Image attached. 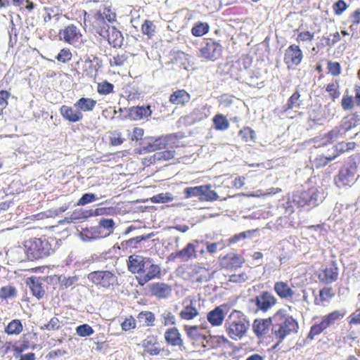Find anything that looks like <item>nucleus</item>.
I'll use <instances>...</instances> for the list:
<instances>
[{
	"instance_id": "1",
	"label": "nucleus",
	"mask_w": 360,
	"mask_h": 360,
	"mask_svg": "<svg viewBox=\"0 0 360 360\" xmlns=\"http://www.w3.org/2000/svg\"><path fill=\"white\" fill-rule=\"evenodd\" d=\"M298 323L291 316L284 311L279 310L273 316L272 332L278 342H282L288 335L297 333Z\"/></svg>"
},
{
	"instance_id": "2",
	"label": "nucleus",
	"mask_w": 360,
	"mask_h": 360,
	"mask_svg": "<svg viewBox=\"0 0 360 360\" xmlns=\"http://www.w3.org/2000/svg\"><path fill=\"white\" fill-rule=\"evenodd\" d=\"M250 326L247 316L237 310L229 314L225 323L227 334L233 340L242 339L246 335Z\"/></svg>"
},
{
	"instance_id": "3",
	"label": "nucleus",
	"mask_w": 360,
	"mask_h": 360,
	"mask_svg": "<svg viewBox=\"0 0 360 360\" xmlns=\"http://www.w3.org/2000/svg\"><path fill=\"white\" fill-rule=\"evenodd\" d=\"M25 252L30 260L39 259L49 255L53 251L52 245L46 238H31L25 243Z\"/></svg>"
},
{
	"instance_id": "4",
	"label": "nucleus",
	"mask_w": 360,
	"mask_h": 360,
	"mask_svg": "<svg viewBox=\"0 0 360 360\" xmlns=\"http://www.w3.org/2000/svg\"><path fill=\"white\" fill-rule=\"evenodd\" d=\"M89 281L97 286L108 288L117 283V277L110 271H94L87 275Z\"/></svg>"
},
{
	"instance_id": "5",
	"label": "nucleus",
	"mask_w": 360,
	"mask_h": 360,
	"mask_svg": "<svg viewBox=\"0 0 360 360\" xmlns=\"http://www.w3.org/2000/svg\"><path fill=\"white\" fill-rule=\"evenodd\" d=\"M58 37L60 40L75 46H78L81 44L82 35L78 27L70 24L60 30Z\"/></svg>"
},
{
	"instance_id": "6",
	"label": "nucleus",
	"mask_w": 360,
	"mask_h": 360,
	"mask_svg": "<svg viewBox=\"0 0 360 360\" xmlns=\"http://www.w3.org/2000/svg\"><path fill=\"white\" fill-rule=\"evenodd\" d=\"M185 330L191 340L201 344L203 347H206V344L212 338L205 334V328L202 326H185Z\"/></svg>"
},
{
	"instance_id": "7",
	"label": "nucleus",
	"mask_w": 360,
	"mask_h": 360,
	"mask_svg": "<svg viewBox=\"0 0 360 360\" xmlns=\"http://www.w3.org/2000/svg\"><path fill=\"white\" fill-rule=\"evenodd\" d=\"M251 301L255 303L258 310L266 312L276 304L277 300L271 292L264 291Z\"/></svg>"
},
{
	"instance_id": "8",
	"label": "nucleus",
	"mask_w": 360,
	"mask_h": 360,
	"mask_svg": "<svg viewBox=\"0 0 360 360\" xmlns=\"http://www.w3.org/2000/svg\"><path fill=\"white\" fill-rule=\"evenodd\" d=\"M302 58V52L299 46L292 44L285 50L284 62L288 68H291L300 64Z\"/></svg>"
},
{
	"instance_id": "9",
	"label": "nucleus",
	"mask_w": 360,
	"mask_h": 360,
	"mask_svg": "<svg viewBox=\"0 0 360 360\" xmlns=\"http://www.w3.org/2000/svg\"><path fill=\"white\" fill-rule=\"evenodd\" d=\"M222 46L218 42L210 41L200 49V55L207 60H215L221 55Z\"/></svg>"
},
{
	"instance_id": "10",
	"label": "nucleus",
	"mask_w": 360,
	"mask_h": 360,
	"mask_svg": "<svg viewBox=\"0 0 360 360\" xmlns=\"http://www.w3.org/2000/svg\"><path fill=\"white\" fill-rule=\"evenodd\" d=\"M271 326L273 327V316L269 319H256L252 323V330L257 338L268 335Z\"/></svg>"
},
{
	"instance_id": "11",
	"label": "nucleus",
	"mask_w": 360,
	"mask_h": 360,
	"mask_svg": "<svg viewBox=\"0 0 360 360\" xmlns=\"http://www.w3.org/2000/svg\"><path fill=\"white\" fill-rule=\"evenodd\" d=\"M149 258L141 255H133L128 258V269L133 274L145 273V266Z\"/></svg>"
},
{
	"instance_id": "12",
	"label": "nucleus",
	"mask_w": 360,
	"mask_h": 360,
	"mask_svg": "<svg viewBox=\"0 0 360 360\" xmlns=\"http://www.w3.org/2000/svg\"><path fill=\"white\" fill-rule=\"evenodd\" d=\"M338 274V268L335 263H333L321 270L318 275V278L321 282L325 284H330L337 281Z\"/></svg>"
},
{
	"instance_id": "13",
	"label": "nucleus",
	"mask_w": 360,
	"mask_h": 360,
	"mask_svg": "<svg viewBox=\"0 0 360 360\" xmlns=\"http://www.w3.org/2000/svg\"><path fill=\"white\" fill-rule=\"evenodd\" d=\"M60 112L65 120L70 122H77L83 118V114L78 108H74V105L72 107L63 105L60 108Z\"/></svg>"
},
{
	"instance_id": "14",
	"label": "nucleus",
	"mask_w": 360,
	"mask_h": 360,
	"mask_svg": "<svg viewBox=\"0 0 360 360\" xmlns=\"http://www.w3.org/2000/svg\"><path fill=\"white\" fill-rule=\"evenodd\" d=\"M164 338L168 345L173 347H179L181 349H182V348L184 349L183 340L176 328L174 327L167 329L165 333Z\"/></svg>"
},
{
	"instance_id": "15",
	"label": "nucleus",
	"mask_w": 360,
	"mask_h": 360,
	"mask_svg": "<svg viewBox=\"0 0 360 360\" xmlns=\"http://www.w3.org/2000/svg\"><path fill=\"white\" fill-rule=\"evenodd\" d=\"M244 259L239 255L235 254H229L224 257L220 262L222 268L233 270L241 266Z\"/></svg>"
},
{
	"instance_id": "16",
	"label": "nucleus",
	"mask_w": 360,
	"mask_h": 360,
	"mask_svg": "<svg viewBox=\"0 0 360 360\" xmlns=\"http://www.w3.org/2000/svg\"><path fill=\"white\" fill-rule=\"evenodd\" d=\"M142 347L144 352L151 356H158L159 354L160 343L158 342L157 337L150 335L148 336L142 342Z\"/></svg>"
},
{
	"instance_id": "17",
	"label": "nucleus",
	"mask_w": 360,
	"mask_h": 360,
	"mask_svg": "<svg viewBox=\"0 0 360 360\" xmlns=\"http://www.w3.org/2000/svg\"><path fill=\"white\" fill-rule=\"evenodd\" d=\"M274 290L281 299L292 300L295 295L289 284L284 281L276 282L274 285Z\"/></svg>"
},
{
	"instance_id": "18",
	"label": "nucleus",
	"mask_w": 360,
	"mask_h": 360,
	"mask_svg": "<svg viewBox=\"0 0 360 360\" xmlns=\"http://www.w3.org/2000/svg\"><path fill=\"white\" fill-rule=\"evenodd\" d=\"M151 292L158 298H167L172 293V287L164 283H156L152 285Z\"/></svg>"
},
{
	"instance_id": "19",
	"label": "nucleus",
	"mask_w": 360,
	"mask_h": 360,
	"mask_svg": "<svg viewBox=\"0 0 360 360\" xmlns=\"http://www.w3.org/2000/svg\"><path fill=\"white\" fill-rule=\"evenodd\" d=\"M152 113L150 107L148 106H136L129 109V117L134 120H139L149 117Z\"/></svg>"
},
{
	"instance_id": "20",
	"label": "nucleus",
	"mask_w": 360,
	"mask_h": 360,
	"mask_svg": "<svg viewBox=\"0 0 360 360\" xmlns=\"http://www.w3.org/2000/svg\"><path fill=\"white\" fill-rule=\"evenodd\" d=\"M196 257L195 247L191 243H188L184 249L175 252L174 255V257H178L183 262H187Z\"/></svg>"
},
{
	"instance_id": "21",
	"label": "nucleus",
	"mask_w": 360,
	"mask_h": 360,
	"mask_svg": "<svg viewBox=\"0 0 360 360\" xmlns=\"http://www.w3.org/2000/svg\"><path fill=\"white\" fill-rule=\"evenodd\" d=\"M195 304V300H191L190 303L184 306V309L181 311L179 314L180 317L184 320H191L195 318L199 314Z\"/></svg>"
},
{
	"instance_id": "22",
	"label": "nucleus",
	"mask_w": 360,
	"mask_h": 360,
	"mask_svg": "<svg viewBox=\"0 0 360 360\" xmlns=\"http://www.w3.org/2000/svg\"><path fill=\"white\" fill-rule=\"evenodd\" d=\"M108 33V42L112 44L114 47H120L123 44V36L121 32L117 30L115 27H108L106 30Z\"/></svg>"
},
{
	"instance_id": "23",
	"label": "nucleus",
	"mask_w": 360,
	"mask_h": 360,
	"mask_svg": "<svg viewBox=\"0 0 360 360\" xmlns=\"http://www.w3.org/2000/svg\"><path fill=\"white\" fill-rule=\"evenodd\" d=\"M96 105V101L91 98H81L74 103V108H78L79 110L82 112L92 111Z\"/></svg>"
},
{
	"instance_id": "24",
	"label": "nucleus",
	"mask_w": 360,
	"mask_h": 360,
	"mask_svg": "<svg viewBox=\"0 0 360 360\" xmlns=\"http://www.w3.org/2000/svg\"><path fill=\"white\" fill-rule=\"evenodd\" d=\"M207 320L212 326H220L224 319V310L217 307L207 314Z\"/></svg>"
},
{
	"instance_id": "25",
	"label": "nucleus",
	"mask_w": 360,
	"mask_h": 360,
	"mask_svg": "<svg viewBox=\"0 0 360 360\" xmlns=\"http://www.w3.org/2000/svg\"><path fill=\"white\" fill-rule=\"evenodd\" d=\"M190 99V94L184 89L175 91L169 97V101L175 105H184L189 102Z\"/></svg>"
},
{
	"instance_id": "26",
	"label": "nucleus",
	"mask_w": 360,
	"mask_h": 360,
	"mask_svg": "<svg viewBox=\"0 0 360 360\" xmlns=\"http://www.w3.org/2000/svg\"><path fill=\"white\" fill-rule=\"evenodd\" d=\"M335 296V293L330 287H324L319 291V297H316L314 304L316 305H323L324 302L328 303Z\"/></svg>"
},
{
	"instance_id": "27",
	"label": "nucleus",
	"mask_w": 360,
	"mask_h": 360,
	"mask_svg": "<svg viewBox=\"0 0 360 360\" xmlns=\"http://www.w3.org/2000/svg\"><path fill=\"white\" fill-rule=\"evenodd\" d=\"M145 272L146 273L143 276V280L145 282H147L160 275V268L158 265L153 264L149 259L147 266H145Z\"/></svg>"
},
{
	"instance_id": "28",
	"label": "nucleus",
	"mask_w": 360,
	"mask_h": 360,
	"mask_svg": "<svg viewBox=\"0 0 360 360\" xmlns=\"http://www.w3.org/2000/svg\"><path fill=\"white\" fill-rule=\"evenodd\" d=\"M344 316V314L341 313L340 311H333L329 314L324 316L322 318L321 323H323V326L326 328H328L333 325L335 324V323L340 320L341 318Z\"/></svg>"
},
{
	"instance_id": "29",
	"label": "nucleus",
	"mask_w": 360,
	"mask_h": 360,
	"mask_svg": "<svg viewBox=\"0 0 360 360\" xmlns=\"http://www.w3.org/2000/svg\"><path fill=\"white\" fill-rule=\"evenodd\" d=\"M168 139L169 138L167 136L156 139L148 143L146 150L148 152H153L164 149L167 147Z\"/></svg>"
},
{
	"instance_id": "30",
	"label": "nucleus",
	"mask_w": 360,
	"mask_h": 360,
	"mask_svg": "<svg viewBox=\"0 0 360 360\" xmlns=\"http://www.w3.org/2000/svg\"><path fill=\"white\" fill-rule=\"evenodd\" d=\"M301 104L300 94L298 90H296L289 98L287 103L283 106V111L286 112L288 110L299 108Z\"/></svg>"
},
{
	"instance_id": "31",
	"label": "nucleus",
	"mask_w": 360,
	"mask_h": 360,
	"mask_svg": "<svg viewBox=\"0 0 360 360\" xmlns=\"http://www.w3.org/2000/svg\"><path fill=\"white\" fill-rule=\"evenodd\" d=\"M201 201H214L219 198L218 194L212 190L210 184L202 185Z\"/></svg>"
},
{
	"instance_id": "32",
	"label": "nucleus",
	"mask_w": 360,
	"mask_h": 360,
	"mask_svg": "<svg viewBox=\"0 0 360 360\" xmlns=\"http://www.w3.org/2000/svg\"><path fill=\"white\" fill-rule=\"evenodd\" d=\"M79 236L84 242H89L92 240L97 239L100 237L98 227H91V229H84L79 233Z\"/></svg>"
},
{
	"instance_id": "33",
	"label": "nucleus",
	"mask_w": 360,
	"mask_h": 360,
	"mask_svg": "<svg viewBox=\"0 0 360 360\" xmlns=\"http://www.w3.org/2000/svg\"><path fill=\"white\" fill-rule=\"evenodd\" d=\"M23 330V326L19 319L12 320L5 328L8 335H19Z\"/></svg>"
},
{
	"instance_id": "34",
	"label": "nucleus",
	"mask_w": 360,
	"mask_h": 360,
	"mask_svg": "<svg viewBox=\"0 0 360 360\" xmlns=\"http://www.w3.org/2000/svg\"><path fill=\"white\" fill-rule=\"evenodd\" d=\"M29 285L33 295H34L38 299H40L44 296L45 292L41 287V283H40L39 278L35 277L30 278Z\"/></svg>"
},
{
	"instance_id": "35",
	"label": "nucleus",
	"mask_w": 360,
	"mask_h": 360,
	"mask_svg": "<svg viewBox=\"0 0 360 360\" xmlns=\"http://www.w3.org/2000/svg\"><path fill=\"white\" fill-rule=\"evenodd\" d=\"M213 124L217 130L224 131L229 127V122L226 117L221 114H217L213 117Z\"/></svg>"
},
{
	"instance_id": "36",
	"label": "nucleus",
	"mask_w": 360,
	"mask_h": 360,
	"mask_svg": "<svg viewBox=\"0 0 360 360\" xmlns=\"http://www.w3.org/2000/svg\"><path fill=\"white\" fill-rule=\"evenodd\" d=\"M354 180V174L348 169H342L340 171L336 183H340L342 185H349Z\"/></svg>"
},
{
	"instance_id": "37",
	"label": "nucleus",
	"mask_w": 360,
	"mask_h": 360,
	"mask_svg": "<svg viewBox=\"0 0 360 360\" xmlns=\"http://www.w3.org/2000/svg\"><path fill=\"white\" fill-rule=\"evenodd\" d=\"M79 281V276H60L58 277V282L60 285L63 288H68L74 285L77 284Z\"/></svg>"
},
{
	"instance_id": "38",
	"label": "nucleus",
	"mask_w": 360,
	"mask_h": 360,
	"mask_svg": "<svg viewBox=\"0 0 360 360\" xmlns=\"http://www.w3.org/2000/svg\"><path fill=\"white\" fill-rule=\"evenodd\" d=\"M137 319L139 322L145 326H153L155 321V315L151 311H141L139 314Z\"/></svg>"
},
{
	"instance_id": "39",
	"label": "nucleus",
	"mask_w": 360,
	"mask_h": 360,
	"mask_svg": "<svg viewBox=\"0 0 360 360\" xmlns=\"http://www.w3.org/2000/svg\"><path fill=\"white\" fill-rule=\"evenodd\" d=\"M142 33L147 35L148 39H151L155 33V25L153 22L146 20L141 26Z\"/></svg>"
},
{
	"instance_id": "40",
	"label": "nucleus",
	"mask_w": 360,
	"mask_h": 360,
	"mask_svg": "<svg viewBox=\"0 0 360 360\" xmlns=\"http://www.w3.org/2000/svg\"><path fill=\"white\" fill-rule=\"evenodd\" d=\"M294 201L296 202L300 207H304L305 205L311 206L309 191L301 192L299 195H296L294 197Z\"/></svg>"
},
{
	"instance_id": "41",
	"label": "nucleus",
	"mask_w": 360,
	"mask_h": 360,
	"mask_svg": "<svg viewBox=\"0 0 360 360\" xmlns=\"http://www.w3.org/2000/svg\"><path fill=\"white\" fill-rule=\"evenodd\" d=\"M209 25L206 22H198L191 30V33L195 37H202L209 31Z\"/></svg>"
},
{
	"instance_id": "42",
	"label": "nucleus",
	"mask_w": 360,
	"mask_h": 360,
	"mask_svg": "<svg viewBox=\"0 0 360 360\" xmlns=\"http://www.w3.org/2000/svg\"><path fill=\"white\" fill-rule=\"evenodd\" d=\"M202 191V186L187 187L184 191V194L186 198H190L193 197H197L201 200V192Z\"/></svg>"
},
{
	"instance_id": "43",
	"label": "nucleus",
	"mask_w": 360,
	"mask_h": 360,
	"mask_svg": "<svg viewBox=\"0 0 360 360\" xmlns=\"http://www.w3.org/2000/svg\"><path fill=\"white\" fill-rule=\"evenodd\" d=\"M152 234H148L146 236H139L132 238L129 239L128 240L123 241L122 243V245L124 247L125 245L126 248H136V245L141 243L142 240H146L150 238Z\"/></svg>"
},
{
	"instance_id": "44",
	"label": "nucleus",
	"mask_w": 360,
	"mask_h": 360,
	"mask_svg": "<svg viewBox=\"0 0 360 360\" xmlns=\"http://www.w3.org/2000/svg\"><path fill=\"white\" fill-rule=\"evenodd\" d=\"M94 333V329L89 324L84 323L76 328V333L80 337H89Z\"/></svg>"
},
{
	"instance_id": "45",
	"label": "nucleus",
	"mask_w": 360,
	"mask_h": 360,
	"mask_svg": "<svg viewBox=\"0 0 360 360\" xmlns=\"http://www.w3.org/2000/svg\"><path fill=\"white\" fill-rule=\"evenodd\" d=\"M114 86L112 84L104 81L98 84L97 91L101 95H107L112 92Z\"/></svg>"
},
{
	"instance_id": "46",
	"label": "nucleus",
	"mask_w": 360,
	"mask_h": 360,
	"mask_svg": "<svg viewBox=\"0 0 360 360\" xmlns=\"http://www.w3.org/2000/svg\"><path fill=\"white\" fill-rule=\"evenodd\" d=\"M175 152L174 150H165L163 151L157 152L154 154V159L155 160H169L174 157Z\"/></svg>"
},
{
	"instance_id": "47",
	"label": "nucleus",
	"mask_w": 360,
	"mask_h": 360,
	"mask_svg": "<svg viewBox=\"0 0 360 360\" xmlns=\"http://www.w3.org/2000/svg\"><path fill=\"white\" fill-rule=\"evenodd\" d=\"M335 159V156H318L313 160V164L316 168L326 166L329 162Z\"/></svg>"
},
{
	"instance_id": "48",
	"label": "nucleus",
	"mask_w": 360,
	"mask_h": 360,
	"mask_svg": "<svg viewBox=\"0 0 360 360\" xmlns=\"http://www.w3.org/2000/svg\"><path fill=\"white\" fill-rule=\"evenodd\" d=\"M16 295V290L14 287L12 286H5L2 287L0 290V297L1 299H8L11 297H14Z\"/></svg>"
},
{
	"instance_id": "49",
	"label": "nucleus",
	"mask_w": 360,
	"mask_h": 360,
	"mask_svg": "<svg viewBox=\"0 0 360 360\" xmlns=\"http://www.w3.org/2000/svg\"><path fill=\"white\" fill-rule=\"evenodd\" d=\"M239 136L243 141L248 142L249 141H252L255 139V133L252 129L245 127L240 131Z\"/></svg>"
},
{
	"instance_id": "50",
	"label": "nucleus",
	"mask_w": 360,
	"mask_h": 360,
	"mask_svg": "<svg viewBox=\"0 0 360 360\" xmlns=\"http://www.w3.org/2000/svg\"><path fill=\"white\" fill-rule=\"evenodd\" d=\"M161 321L164 326L175 325L176 318L170 311H165L161 314Z\"/></svg>"
},
{
	"instance_id": "51",
	"label": "nucleus",
	"mask_w": 360,
	"mask_h": 360,
	"mask_svg": "<svg viewBox=\"0 0 360 360\" xmlns=\"http://www.w3.org/2000/svg\"><path fill=\"white\" fill-rule=\"evenodd\" d=\"M115 226V222L112 219H102L99 221V227L98 229L103 228L108 231V233L105 234V236H109L112 232L113 227Z\"/></svg>"
},
{
	"instance_id": "52",
	"label": "nucleus",
	"mask_w": 360,
	"mask_h": 360,
	"mask_svg": "<svg viewBox=\"0 0 360 360\" xmlns=\"http://www.w3.org/2000/svg\"><path fill=\"white\" fill-rule=\"evenodd\" d=\"M98 199L96 195L94 193H85L84 194L82 198L79 200V201L77 202V205L79 206H83L86 204L92 202Z\"/></svg>"
},
{
	"instance_id": "53",
	"label": "nucleus",
	"mask_w": 360,
	"mask_h": 360,
	"mask_svg": "<svg viewBox=\"0 0 360 360\" xmlns=\"http://www.w3.org/2000/svg\"><path fill=\"white\" fill-rule=\"evenodd\" d=\"M326 91L329 93L330 97L335 101L336 98H339L340 93L338 91V83H330L326 86Z\"/></svg>"
},
{
	"instance_id": "54",
	"label": "nucleus",
	"mask_w": 360,
	"mask_h": 360,
	"mask_svg": "<svg viewBox=\"0 0 360 360\" xmlns=\"http://www.w3.org/2000/svg\"><path fill=\"white\" fill-rule=\"evenodd\" d=\"M152 201L156 203L168 202L173 200V198L169 193H160L152 198Z\"/></svg>"
},
{
	"instance_id": "55",
	"label": "nucleus",
	"mask_w": 360,
	"mask_h": 360,
	"mask_svg": "<svg viewBox=\"0 0 360 360\" xmlns=\"http://www.w3.org/2000/svg\"><path fill=\"white\" fill-rule=\"evenodd\" d=\"M128 59V56L126 53L117 54L110 59V65L116 66H122Z\"/></svg>"
},
{
	"instance_id": "56",
	"label": "nucleus",
	"mask_w": 360,
	"mask_h": 360,
	"mask_svg": "<svg viewBox=\"0 0 360 360\" xmlns=\"http://www.w3.org/2000/svg\"><path fill=\"white\" fill-rule=\"evenodd\" d=\"M326 328L323 326V323L320 322L318 324H315L311 326V330L308 334V338L314 339V336L319 335Z\"/></svg>"
},
{
	"instance_id": "57",
	"label": "nucleus",
	"mask_w": 360,
	"mask_h": 360,
	"mask_svg": "<svg viewBox=\"0 0 360 360\" xmlns=\"http://www.w3.org/2000/svg\"><path fill=\"white\" fill-rule=\"evenodd\" d=\"M328 70L329 73L333 76H338L341 73V67L338 62L328 61Z\"/></svg>"
},
{
	"instance_id": "58",
	"label": "nucleus",
	"mask_w": 360,
	"mask_h": 360,
	"mask_svg": "<svg viewBox=\"0 0 360 360\" xmlns=\"http://www.w3.org/2000/svg\"><path fill=\"white\" fill-rule=\"evenodd\" d=\"M248 279L247 274L243 272L239 274H232L229 276V281L236 283H242Z\"/></svg>"
},
{
	"instance_id": "59",
	"label": "nucleus",
	"mask_w": 360,
	"mask_h": 360,
	"mask_svg": "<svg viewBox=\"0 0 360 360\" xmlns=\"http://www.w3.org/2000/svg\"><path fill=\"white\" fill-rule=\"evenodd\" d=\"M71 58L72 53L68 49H62L56 57L57 60L62 63L70 60Z\"/></svg>"
},
{
	"instance_id": "60",
	"label": "nucleus",
	"mask_w": 360,
	"mask_h": 360,
	"mask_svg": "<svg viewBox=\"0 0 360 360\" xmlns=\"http://www.w3.org/2000/svg\"><path fill=\"white\" fill-rule=\"evenodd\" d=\"M347 8V6L343 0H338L333 6V9L336 15H341Z\"/></svg>"
},
{
	"instance_id": "61",
	"label": "nucleus",
	"mask_w": 360,
	"mask_h": 360,
	"mask_svg": "<svg viewBox=\"0 0 360 360\" xmlns=\"http://www.w3.org/2000/svg\"><path fill=\"white\" fill-rule=\"evenodd\" d=\"M314 39V33H311L309 31L300 32L297 37V41L300 43L301 41H311Z\"/></svg>"
},
{
	"instance_id": "62",
	"label": "nucleus",
	"mask_w": 360,
	"mask_h": 360,
	"mask_svg": "<svg viewBox=\"0 0 360 360\" xmlns=\"http://www.w3.org/2000/svg\"><path fill=\"white\" fill-rule=\"evenodd\" d=\"M135 327L136 321L132 316L127 318L122 323V328L125 331L134 328Z\"/></svg>"
},
{
	"instance_id": "63",
	"label": "nucleus",
	"mask_w": 360,
	"mask_h": 360,
	"mask_svg": "<svg viewBox=\"0 0 360 360\" xmlns=\"http://www.w3.org/2000/svg\"><path fill=\"white\" fill-rule=\"evenodd\" d=\"M10 94L7 91L2 90L0 91V110L2 111L8 105V98Z\"/></svg>"
},
{
	"instance_id": "64",
	"label": "nucleus",
	"mask_w": 360,
	"mask_h": 360,
	"mask_svg": "<svg viewBox=\"0 0 360 360\" xmlns=\"http://www.w3.org/2000/svg\"><path fill=\"white\" fill-rule=\"evenodd\" d=\"M354 106L353 98L352 96H344L342 100V107L345 110L352 109Z\"/></svg>"
}]
</instances>
